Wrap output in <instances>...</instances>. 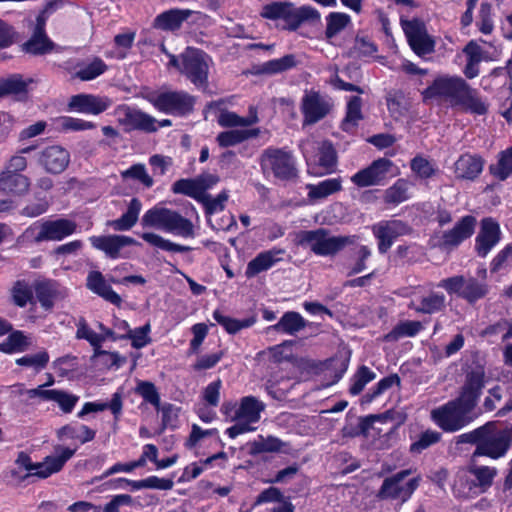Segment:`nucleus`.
<instances>
[{"mask_svg": "<svg viewBox=\"0 0 512 512\" xmlns=\"http://www.w3.org/2000/svg\"><path fill=\"white\" fill-rule=\"evenodd\" d=\"M76 338L85 339L93 347L92 358L101 357V354H106V350L102 349V343L105 341V336L99 335L94 332L86 323L78 326Z\"/></svg>", "mask_w": 512, "mask_h": 512, "instance_id": "obj_56", "label": "nucleus"}, {"mask_svg": "<svg viewBox=\"0 0 512 512\" xmlns=\"http://www.w3.org/2000/svg\"><path fill=\"white\" fill-rule=\"evenodd\" d=\"M512 444V431L499 429L494 422L482 425V433L472 458L486 456L491 459L504 457Z\"/></svg>", "mask_w": 512, "mask_h": 512, "instance_id": "obj_6", "label": "nucleus"}, {"mask_svg": "<svg viewBox=\"0 0 512 512\" xmlns=\"http://www.w3.org/2000/svg\"><path fill=\"white\" fill-rule=\"evenodd\" d=\"M488 60L490 58L482 47L475 40H470L455 55L453 62L461 67V72L466 79L472 80L479 76L481 62Z\"/></svg>", "mask_w": 512, "mask_h": 512, "instance_id": "obj_11", "label": "nucleus"}, {"mask_svg": "<svg viewBox=\"0 0 512 512\" xmlns=\"http://www.w3.org/2000/svg\"><path fill=\"white\" fill-rule=\"evenodd\" d=\"M75 77L81 81H91L108 70L107 64L100 58L94 57L88 64H78Z\"/></svg>", "mask_w": 512, "mask_h": 512, "instance_id": "obj_52", "label": "nucleus"}, {"mask_svg": "<svg viewBox=\"0 0 512 512\" xmlns=\"http://www.w3.org/2000/svg\"><path fill=\"white\" fill-rule=\"evenodd\" d=\"M489 173L501 182L512 175V146L498 153L497 162L489 165Z\"/></svg>", "mask_w": 512, "mask_h": 512, "instance_id": "obj_46", "label": "nucleus"}, {"mask_svg": "<svg viewBox=\"0 0 512 512\" xmlns=\"http://www.w3.org/2000/svg\"><path fill=\"white\" fill-rule=\"evenodd\" d=\"M372 232L377 239L379 253L385 254L398 237L409 235L412 232V228L407 222L393 219L374 225Z\"/></svg>", "mask_w": 512, "mask_h": 512, "instance_id": "obj_12", "label": "nucleus"}, {"mask_svg": "<svg viewBox=\"0 0 512 512\" xmlns=\"http://www.w3.org/2000/svg\"><path fill=\"white\" fill-rule=\"evenodd\" d=\"M76 230L77 223L70 219L44 220L40 224L39 232L34 236V241H61L74 234Z\"/></svg>", "mask_w": 512, "mask_h": 512, "instance_id": "obj_16", "label": "nucleus"}, {"mask_svg": "<svg viewBox=\"0 0 512 512\" xmlns=\"http://www.w3.org/2000/svg\"><path fill=\"white\" fill-rule=\"evenodd\" d=\"M249 454L257 456L265 452H279L285 445L284 442L275 436H258L257 440L249 442Z\"/></svg>", "mask_w": 512, "mask_h": 512, "instance_id": "obj_51", "label": "nucleus"}, {"mask_svg": "<svg viewBox=\"0 0 512 512\" xmlns=\"http://www.w3.org/2000/svg\"><path fill=\"white\" fill-rule=\"evenodd\" d=\"M191 10L172 8L158 14L153 22L154 28L163 31H176L181 28L184 21H186L190 15Z\"/></svg>", "mask_w": 512, "mask_h": 512, "instance_id": "obj_31", "label": "nucleus"}, {"mask_svg": "<svg viewBox=\"0 0 512 512\" xmlns=\"http://www.w3.org/2000/svg\"><path fill=\"white\" fill-rule=\"evenodd\" d=\"M171 190L174 194L185 195L197 201L202 199L196 177L178 179L172 184Z\"/></svg>", "mask_w": 512, "mask_h": 512, "instance_id": "obj_61", "label": "nucleus"}, {"mask_svg": "<svg viewBox=\"0 0 512 512\" xmlns=\"http://www.w3.org/2000/svg\"><path fill=\"white\" fill-rule=\"evenodd\" d=\"M499 223L492 217H485L480 222V229L475 238V252L485 258L501 240Z\"/></svg>", "mask_w": 512, "mask_h": 512, "instance_id": "obj_14", "label": "nucleus"}, {"mask_svg": "<svg viewBox=\"0 0 512 512\" xmlns=\"http://www.w3.org/2000/svg\"><path fill=\"white\" fill-rule=\"evenodd\" d=\"M123 401L120 392H115L109 402H86L82 409L77 413L78 418H84L90 413L110 410L115 419H118L122 413Z\"/></svg>", "mask_w": 512, "mask_h": 512, "instance_id": "obj_34", "label": "nucleus"}, {"mask_svg": "<svg viewBox=\"0 0 512 512\" xmlns=\"http://www.w3.org/2000/svg\"><path fill=\"white\" fill-rule=\"evenodd\" d=\"M484 158L479 154L464 153L454 163V173L459 179L475 180L482 173Z\"/></svg>", "mask_w": 512, "mask_h": 512, "instance_id": "obj_26", "label": "nucleus"}, {"mask_svg": "<svg viewBox=\"0 0 512 512\" xmlns=\"http://www.w3.org/2000/svg\"><path fill=\"white\" fill-rule=\"evenodd\" d=\"M259 165L266 179L294 182L299 177L296 158L287 147H267L259 157Z\"/></svg>", "mask_w": 512, "mask_h": 512, "instance_id": "obj_5", "label": "nucleus"}, {"mask_svg": "<svg viewBox=\"0 0 512 512\" xmlns=\"http://www.w3.org/2000/svg\"><path fill=\"white\" fill-rule=\"evenodd\" d=\"M441 433L433 430H426L422 432L418 439L410 444L409 451L412 454H420L430 446L438 443L441 439Z\"/></svg>", "mask_w": 512, "mask_h": 512, "instance_id": "obj_63", "label": "nucleus"}, {"mask_svg": "<svg viewBox=\"0 0 512 512\" xmlns=\"http://www.w3.org/2000/svg\"><path fill=\"white\" fill-rule=\"evenodd\" d=\"M54 46V42L47 34L32 33L31 37L22 44L21 48L27 54L38 56L52 52Z\"/></svg>", "mask_w": 512, "mask_h": 512, "instance_id": "obj_45", "label": "nucleus"}, {"mask_svg": "<svg viewBox=\"0 0 512 512\" xmlns=\"http://www.w3.org/2000/svg\"><path fill=\"white\" fill-rule=\"evenodd\" d=\"M459 75H450V109L473 116H485L489 103L477 88Z\"/></svg>", "mask_w": 512, "mask_h": 512, "instance_id": "obj_4", "label": "nucleus"}, {"mask_svg": "<svg viewBox=\"0 0 512 512\" xmlns=\"http://www.w3.org/2000/svg\"><path fill=\"white\" fill-rule=\"evenodd\" d=\"M325 38L331 40L345 30L351 24V17L344 12H330L325 17Z\"/></svg>", "mask_w": 512, "mask_h": 512, "instance_id": "obj_48", "label": "nucleus"}, {"mask_svg": "<svg viewBox=\"0 0 512 512\" xmlns=\"http://www.w3.org/2000/svg\"><path fill=\"white\" fill-rule=\"evenodd\" d=\"M400 24L412 51L423 56L434 51L435 41L428 35L425 22L420 18L400 17Z\"/></svg>", "mask_w": 512, "mask_h": 512, "instance_id": "obj_10", "label": "nucleus"}, {"mask_svg": "<svg viewBox=\"0 0 512 512\" xmlns=\"http://www.w3.org/2000/svg\"><path fill=\"white\" fill-rule=\"evenodd\" d=\"M146 100L159 112L186 117L194 111L196 98L184 90L152 92Z\"/></svg>", "mask_w": 512, "mask_h": 512, "instance_id": "obj_7", "label": "nucleus"}, {"mask_svg": "<svg viewBox=\"0 0 512 512\" xmlns=\"http://www.w3.org/2000/svg\"><path fill=\"white\" fill-rule=\"evenodd\" d=\"M89 241L94 249L102 251L109 259L112 260L124 257L121 254V250L124 247L137 244L134 238L118 234L94 235L89 237Z\"/></svg>", "mask_w": 512, "mask_h": 512, "instance_id": "obj_17", "label": "nucleus"}, {"mask_svg": "<svg viewBox=\"0 0 512 512\" xmlns=\"http://www.w3.org/2000/svg\"><path fill=\"white\" fill-rule=\"evenodd\" d=\"M393 386H401V378L398 374L392 373L380 379L373 387H371L361 398V404H370L377 397L385 393Z\"/></svg>", "mask_w": 512, "mask_h": 512, "instance_id": "obj_47", "label": "nucleus"}, {"mask_svg": "<svg viewBox=\"0 0 512 512\" xmlns=\"http://www.w3.org/2000/svg\"><path fill=\"white\" fill-rule=\"evenodd\" d=\"M422 99L425 104H441L448 100V76H442L433 81L422 91Z\"/></svg>", "mask_w": 512, "mask_h": 512, "instance_id": "obj_43", "label": "nucleus"}, {"mask_svg": "<svg viewBox=\"0 0 512 512\" xmlns=\"http://www.w3.org/2000/svg\"><path fill=\"white\" fill-rule=\"evenodd\" d=\"M212 316L230 335H235L242 329L250 328L257 322V316L255 314L244 319H236L224 315L219 309L214 310Z\"/></svg>", "mask_w": 512, "mask_h": 512, "instance_id": "obj_39", "label": "nucleus"}, {"mask_svg": "<svg viewBox=\"0 0 512 512\" xmlns=\"http://www.w3.org/2000/svg\"><path fill=\"white\" fill-rule=\"evenodd\" d=\"M399 168L386 157L378 158L367 167L360 169L351 176V182L359 187L382 186L397 176Z\"/></svg>", "mask_w": 512, "mask_h": 512, "instance_id": "obj_8", "label": "nucleus"}, {"mask_svg": "<svg viewBox=\"0 0 512 512\" xmlns=\"http://www.w3.org/2000/svg\"><path fill=\"white\" fill-rule=\"evenodd\" d=\"M485 386V372L482 367L472 369L466 374L464 385L458 397L477 404Z\"/></svg>", "mask_w": 512, "mask_h": 512, "instance_id": "obj_30", "label": "nucleus"}, {"mask_svg": "<svg viewBox=\"0 0 512 512\" xmlns=\"http://www.w3.org/2000/svg\"><path fill=\"white\" fill-rule=\"evenodd\" d=\"M262 18L277 21L282 20L283 30L295 32L303 24L317 25L321 23L320 12L311 5L296 7L293 2L273 1L262 7Z\"/></svg>", "mask_w": 512, "mask_h": 512, "instance_id": "obj_1", "label": "nucleus"}, {"mask_svg": "<svg viewBox=\"0 0 512 512\" xmlns=\"http://www.w3.org/2000/svg\"><path fill=\"white\" fill-rule=\"evenodd\" d=\"M258 121L257 116L242 117L237 113L223 110L220 112L217 122L221 127L234 128V127H247Z\"/></svg>", "mask_w": 512, "mask_h": 512, "instance_id": "obj_60", "label": "nucleus"}, {"mask_svg": "<svg viewBox=\"0 0 512 512\" xmlns=\"http://www.w3.org/2000/svg\"><path fill=\"white\" fill-rule=\"evenodd\" d=\"M50 360L49 353L41 350L35 354H27L15 360L18 366L32 367L36 372H40L48 365Z\"/></svg>", "mask_w": 512, "mask_h": 512, "instance_id": "obj_62", "label": "nucleus"}, {"mask_svg": "<svg viewBox=\"0 0 512 512\" xmlns=\"http://www.w3.org/2000/svg\"><path fill=\"white\" fill-rule=\"evenodd\" d=\"M376 378V373L369 367L360 366L350 379L349 393L352 396L359 395L364 387Z\"/></svg>", "mask_w": 512, "mask_h": 512, "instance_id": "obj_59", "label": "nucleus"}, {"mask_svg": "<svg viewBox=\"0 0 512 512\" xmlns=\"http://www.w3.org/2000/svg\"><path fill=\"white\" fill-rule=\"evenodd\" d=\"M111 105L108 97L94 94L80 93L69 98L67 111L82 114L99 115L105 112Z\"/></svg>", "mask_w": 512, "mask_h": 512, "instance_id": "obj_18", "label": "nucleus"}, {"mask_svg": "<svg viewBox=\"0 0 512 512\" xmlns=\"http://www.w3.org/2000/svg\"><path fill=\"white\" fill-rule=\"evenodd\" d=\"M164 230L184 238H193L195 236L192 221L171 209H169Z\"/></svg>", "mask_w": 512, "mask_h": 512, "instance_id": "obj_37", "label": "nucleus"}, {"mask_svg": "<svg viewBox=\"0 0 512 512\" xmlns=\"http://www.w3.org/2000/svg\"><path fill=\"white\" fill-rule=\"evenodd\" d=\"M450 291L458 293L460 297L473 304L485 297L488 289L475 278L465 280L462 276H454L450 277Z\"/></svg>", "mask_w": 512, "mask_h": 512, "instance_id": "obj_22", "label": "nucleus"}, {"mask_svg": "<svg viewBox=\"0 0 512 512\" xmlns=\"http://www.w3.org/2000/svg\"><path fill=\"white\" fill-rule=\"evenodd\" d=\"M204 55L205 53L199 49L182 55L180 72L196 87H206L208 84V65Z\"/></svg>", "mask_w": 512, "mask_h": 512, "instance_id": "obj_13", "label": "nucleus"}, {"mask_svg": "<svg viewBox=\"0 0 512 512\" xmlns=\"http://www.w3.org/2000/svg\"><path fill=\"white\" fill-rule=\"evenodd\" d=\"M410 183L407 179L399 178L384 192L383 200L386 205H399L409 199Z\"/></svg>", "mask_w": 512, "mask_h": 512, "instance_id": "obj_49", "label": "nucleus"}, {"mask_svg": "<svg viewBox=\"0 0 512 512\" xmlns=\"http://www.w3.org/2000/svg\"><path fill=\"white\" fill-rule=\"evenodd\" d=\"M8 337L0 343V352L13 354L23 352L29 345L27 337L20 330L11 331Z\"/></svg>", "mask_w": 512, "mask_h": 512, "instance_id": "obj_58", "label": "nucleus"}, {"mask_svg": "<svg viewBox=\"0 0 512 512\" xmlns=\"http://www.w3.org/2000/svg\"><path fill=\"white\" fill-rule=\"evenodd\" d=\"M75 452V449L61 447L58 455L46 456L42 462H33L31 456L27 452L20 451L15 459V465L18 469L26 470L27 473L25 475L18 476V471L12 470L11 476L17 477L21 482L34 477L38 479H46L61 471L65 463L73 457Z\"/></svg>", "mask_w": 512, "mask_h": 512, "instance_id": "obj_3", "label": "nucleus"}, {"mask_svg": "<svg viewBox=\"0 0 512 512\" xmlns=\"http://www.w3.org/2000/svg\"><path fill=\"white\" fill-rule=\"evenodd\" d=\"M404 94L401 90H389L385 95L387 109L391 117L397 119L404 115L405 107L403 105Z\"/></svg>", "mask_w": 512, "mask_h": 512, "instance_id": "obj_64", "label": "nucleus"}, {"mask_svg": "<svg viewBox=\"0 0 512 512\" xmlns=\"http://www.w3.org/2000/svg\"><path fill=\"white\" fill-rule=\"evenodd\" d=\"M122 117L119 118V123L124 127L126 132L142 131L145 133H154L158 131L157 120L148 113L124 105L121 107Z\"/></svg>", "mask_w": 512, "mask_h": 512, "instance_id": "obj_15", "label": "nucleus"}, {"mask_svg": "<svg viewBox=\"0 0 512 512\" xmlns=\"http://www.w3.org/2000/svg\"><path fill=\"white\" fill-rule=\"evenodd\" d=\"M264 410V404L253 396H245L241 399L234 418L239 420H248L256 423L259 421L261 412Z\"/></svg>", "mask_w": 512, "mask_h": 512, "instance_id": "obj_42", "label": "nucleus"}, {"mask_svg": "<svg viewBox=\"0 0 512 512\" xmlns=\"http://www.w3.org/2000/svg\"><path fill=\"white\" fill-rule=\"evenodd\" d=\"M476 218L473 215H465L450 229V246H458L469 239L475 231Z\"/></svg>", "mask_w": 512, "mask_h": 512, "instance_id": "obj_41", "label": "nucleus"}, {"mask_svg": "<svg viewBox=\"0 0 512 512\" xmlns=\"http://www.w3.org/2000/svg\"><path fill=\"white\" fill-rule=\"evenodd\" d=\"M309 322L305 320L299 312H285L276 324L267 328L268 331H275L281 334L296 335L303 330Z\"/></svg>", "mask_w": 512, "mask_h": 512, "instance_id": "obj_32", "label": "nucleus"}, {"mask_svg": "<svg viewBox=\"0 0 512 512\" xmlns=\"http://www.w3.org/2000/svg\"><path fill=\"white\" fill-rule=\"evenodd\" d=\"M285 254L283 248L273 247L269 250L260 252L251 261L248 262L245 275L247 278H252L267 271L282 261V256Z\"/></svg>", "mask_w": 512, "mask_h": 512, "instance_id": "obj_25", "label": "nucleus"}, {"mask_svg": "<svg viewBox=\"0 0 512 512\" xmlns=\"http://www.w3.org/2000/svg\"><path fill=\"white\" fill-rule=\"evenodd\" d=\"M468 466L459 469L454 478L452 491L456 498L469 499L478 496Z\"/></svg>", "mask_w": 512, "mask_h": 512, "instance_id": "obj_35", "label": "nucleus"}, {"mask_svg": "<svg viewBox=\"0 0 512 512\" xmlns=\"http://www.w3.org/2000/svg\"><path fill=\"white\" fill-rule=\"evenodd\" d=\"M86 286L90 291L97 294L105 301L117 307L121 306V296L113 290L112 286L109 284V281L106 280L100 271L89 272Z\"/></svg>", "mask_w": 512, "mask_h": 512, "instance_id": "obj_28", "label": "nucleus"}, {"mask_svg": "<svg viewBox=\"0 0 512 512\" xmlns=\"http://www.w3.org/2000/svg\"><path fill=\"white\" fill-rule=\"evenodd\" d=\"M363 119L362 99L360 96H350L347 104L345 116L340 123V129L343 132L351 133L359 125V121Z\"/></svg>", "mask_w": 512, "mask_h": 512, "instance_id": "obj_36", "label": "nucleus"}, {"mask_svg": "<svg viewBox=\"0 0 512 512\" xmlns=\"http://www.w3.org/2000/svg\"><path fill=\"white\" fill-rule=\"evenodd\" d=\"M141 208V201L137 197H133L128 204L127 211L120 218L108 221L107 225L115 231H128L137 223Z\"/></svg>", "mask_w": 512, "mask_h": 512, "instance_id": "obj_38", "label": "nucleus"}, {"mask_svg": "<svg viewBox=\"0 0 512 512\" xmlns=\"http://www.w3.org/2000/svg\"><path fill=\"white\" fill-rule=\"evenodd\" d=\"M410 470H401L391 477L384 479L377 497L381 500L385 499H401L404 503L408 501L414 491L419 487L421 478L419 476L413 477L407 481L406 484L401 485V482L410 474Z\"/></svg>", "mask_w": 512, "mask_h": 512, "instance_id": "obj_9", "label": "nucleus"}, {"mask_svg": "<svg viewBox=\"0 0 512 512\" xmlns=\"http://www.w3.org/2000/svg\"><path fill=\"white\" fill-rule=\"evenodd\" d=\"M300 109L304 123L315 124L329 114L331 105L320 96L319 92L311 91L303 96Z\"/></svg>", "mask_w": 512, "mask_h": 512, "instance_id": "obj_20", "label": "nucleus"}, {"mask_svg": "<svg viewBox=\"0 0 512 512\" xmlns=\"http://www.w3.org/2000/svg\"><path fill=\"white\" fill-rule=\"evenodd\" d=\"M471 475H473V482L475 483L476 492L478 495L485 493L493 484L494 478L497 475V470L494 467L477 465L475 458L471 457V462L467 465Z\"/></svg>", "mask_w": 512, "mask_h": 512, "instance_id": "obj_33", "label": "nucleus"}, {"mask_svg": "<svg viewBox=\"0 0 512 512\" xmlns=\"http://www.w3.org/2000/svg\"><path fill=\"white\" fill-rule=\"evenodd\" d=\"M38 161L48 173L60 174L70 163V153L60 145H51L41 151Z\"/></svg>", "mask_w": 512, "mask_h": 512, "instance_id": "obj_21", "label": "nucleus"}, {"mask_svg": "<svg viewBox=\"0 0 512 512\" xmlns=\"http://www.w3.org/2000/svg\"><path fill=\"white\" fill-rule=\"evenodd\" d=\"M33 289L38 302L46 311L52 310L55 302L66 296V293L62 290L60 284L53 279L35 281Z\"/></svg>", "mask_w": 512, "mask_h": 512, "instance_id": "obj_24", "label": "nucleus"}, {"mask_svg": "<svg viewBox=\"0 0 512 512\" xmlns=\"http://www.w3.org/2000/svg\"><path fill=\"white\" fill-rule=\"evenodd\" d=\"M298 61L294 54H287L278 59H271L261 65L260 72L267 75L279 74L296 67Z\"/></svg>", "mask_w": 512, "mask_h": 512, "instance_id": "obj_53", "label": "nucleus"}, {"mask_svg": "<svg viewBox=\"0 0 512 512\" xmlns=\"http://www.w3.org/2000/svg\"><path fill=\"white\" fill-rule=\"evenodd\" d=\"M307 189L309 199H323L342 190V179L328 178L317 184L307 185Z\"/></svg>", "mask_w": 512, "mask_h": 512, "instance_id": "obj_44", "label": "nucleus"}, {"mask_svg": "<svg viewBox=\"0 0 512 512\" xmlns=\"http://www.w3.org/2000/svg\"><path fill=\"white\" fill-rule=\"evenodd\" d=\"M10 292L13 304L19 308H24L28 303H33V286L25 280L15 281Z\"/></svg>", "mask_w": 512, "mask_h": 512, "instance_id": "obj_54", "label": "nucleus"}, {"mask_svg": "<svg viewBox=\"0 0 512 512\" xmlns=\"http://www.w3.org/2000/svg\"><path fill=\"white\" fill-rule=\"evenodd\" d=\"M421 329L422 324L419 321H401L391 331L383 336V340L385 342H395L402 337H414Z\"/></svg>", "mask_w": 512, "mask_h": 512, "instance_id": "obj_50", "label": "nucleus"}, {"mask_svg": "<svg viewBox=\"0 0 512 512\" xmlns=\"http://www.w3.org/2000/svg\"><path fill=\"white\" fill-rule=\"evenodd\" d=\"M483 89L490 93H501L508 98L512 96V79L505 67H496L482 77Z\"/></svg>", "mask_w": 512, "mask_h": 512, "instance_id": "obj_27", "label": "nucleus"}, {"mask_svg": "<svg viewBox=\"0 0 512 512\" xmlns=\"http://www.w3.org/2000/svg\"><path fill=\"white\" fill-rule=\"evenodd\" d=\"M141 238L147 243L168 252L174 253H182L191 251L192 248L190 246L181 245L178 243H174L168 239L163 238L162 236L152 233L145 232L141 235Z\"/></svg>", "mask_w": 512, "mask_h": 512, "instance_id": "obj_57", "label": "nucleus"}, {"mask_svg": "<svg viewBox=\"0 0 512 512\" xmlns=\"http://www.w3.org/2000/svg\"><path fill=\"white\" fill-rule=\"evenodd\" d=\"M31 182L22 173L15 171L0 172V192L11 196H23L28 193Z\"/></svg>", "mask_w": 512, "mask_h": 512, "instance_id": "obj_29", "label": "nucleus"}, {"mask_svg": "<svg viewBox=\"0 0 512 512\" xmlns=\"http://www.w3.org/2000/svg\"><path fill=\"white\" fill-rule=\"evenodd\" d=\"M476 405L460 397L450 401V432L464 428L476 418L474 413Z\"/></svg>", "mask_w": 512, "mask_h": 512, "instance_id": "obj_23", "label": "nucleus"}, {"mask_svg": "<svg viewBox=\"0 0 512 512\" xmlns=\"http://www.w3.org/2000/svg\"><path fill=\"white\" fill-rule=\"evenodd\" d=\"M32 83V78H25L21 73L0 77V99L11 97L15 101L25 102L29 98Z\"/></svg>", "mask_w": 512, "mask_h": 512, "instance_id": "obj_19", "label": "nucleus"}, {"mask_svg": "<svg viewBox=\"0 0 512 512\" xmlns=\"http://www.w3.org/2000/svg\"><path fill=\"white\" fill-rule=\"evenodd\" d=\"M357 235L331 236L326 228L315 230H301L296 235V244L303 248L309 247L317 256H335L344 250L346 246L354 245L358 240Z\"/></svg>", "mask_w": 512, "mask_h": 512, "instance_id": "obj_2", "label": "nucleus"}, {"mask_svg": "<svg viewBox=\"0 0 512 512\" xmlns=\"http://www.w3.org/2000/svg\"><path fill=\"white\" fill-rule=\"evenodd\" d=\"M260 129H231L220 132L216 141L221 148H228L243 143L244 141L259 136Z\"/></svg>", "mask_w": 512, "mask_h": 512, "instance_id": "obj_40", "label": "nucleus"}, {"mask_svg": "<svg viewBox=\"0 0 512 512\" xmlns=\"http://www.w3.org/2000/svg\"><path fill=\"white\" fill-rule=\"evenodd\" d=\"M337 165V154L331 142H324L319 149L318 166L321 172L315 174H330L334 172Z\"/></svg>", "mask_w": 512, "mask_h": 512, "instance_id": "obj_55", "label": "nucleus"}]
</instances>
